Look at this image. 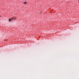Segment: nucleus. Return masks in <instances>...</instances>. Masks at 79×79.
<instances>
[{
    "label": "nucleus",
    "mask_w": 79,
    "mask_h": 79,
    "mask_svg": "<svg viewBox=\"0 0 79 79\" xmlns=\"http://www.w3.org/2000/svg\"><path fill=\"white\" fill-rule=\"evenodd\" d=\"M16 19V17H14L11 18L12 21H13V20H15V19Z\"/></svg>",
    "instance_id": "obj_1"
},
{
    "label": "nucleus",
    "mask_w": 79,
    "mask_h": 79,
    "mask_svg": "<svg viewBox=\"0 0 79 79\" xmlns=\"http://www.w3.org/2000/svg\"><path fill=\"white\" fill-rule=\"evenodd\" d=\"M9 22H10V21H12V20H11V19H9Z\"/></svg>",
    "instance_id": "obj_2"
},
{
    "label": "nucleus",
    "mask_w": 79,
    "mask_h": 79,
    "mask_svg": "<svg viewBox=\"0 0 79 79\" xmlns=\"http://www.w3.org/2000/svg\"><path fill=\"white\" fill-rule=\"evenodd\" d=\"M24 4H26V3H27V2H24Z\"/></svg>",
    "instance_id": "obj_3"
},
{
    "label": "nucleus",
    "mask_w": 79,
    "mask_h": 79,
    "mask_svg": "<svg viewBox=\"0 0 79 79\" xmlns=\"http://www.w3.org/2000/svg\"><path fill=\"white\" fill-rule=\"evenodd\" d=\"M1 17V15H0V17Z\"/></svg>",
    "instance_id": "obj_4"
},
{
    "label": "nucleus",
    "mask_w": 79,
    "mask_h": 79,
    "mask_svg": "<svg viewBox=\"0 0 79 79\" xmlns=\"http://www.w3.org/2000/svg\"><path fill=\"white\" fill-rule=\"evenodd\" d=\"M78 2H79V0H78Z\"/></svg>",
    "instance_id": "obj_5"
}]
</instances>
